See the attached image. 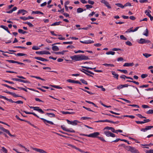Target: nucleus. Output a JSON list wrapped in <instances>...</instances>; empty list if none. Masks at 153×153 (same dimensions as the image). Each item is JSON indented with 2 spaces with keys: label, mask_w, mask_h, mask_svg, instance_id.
Here are the masks:
<instances>
[{
  "label": "nucleus",
  "mask_w": 153,
  "mask_h": 153,
  "mask_svg": "<svg viewBox=\"0 0 153 153\" xmlns=\"http://www.w3.org/2000/svg\"><path fill=\"white\" fill-rule=\"evenodd\" d=\"M14 54H15L16 55L18 56H27V54L23 53H19L17 54H16V53H14Z\"/></svg>",
  "instance_id": "26"
},
{
  "label": "nucleus",
  "mask_w": 153,
  "mask_h": 153,
  "mask_svg": "<svg viewBox=\"0 0 153 153\" xmlns=\"http://www.w3.org/2000/svg\"><path fill=\"white\" fill-rule=\"evenodd\" d=\"M66 121L68 123L73 125H76L77 124V123H80L76 120H74L73 121H71L68 120L67 119Z\"/></svg>",
  "instance_id": "7"
},
{
  "label": "nucleus",
  "mask_w": 153,
  "mask_h": 153,
  "mask_svg": "<svg viewBox=\"0 0 153 153\" xmlns=\"http://www.w3.org/2000/svg\"><path fill=\"white\" fill-rule=\"evenodd\" d=\"M3 86H4L5 87H6L9 88H10L11 89H12L14 90H16V88H14L12 87H11L10 86H9L7 84H2V85Z\"/></svg>",
  "instance_id": "23"
},
{
  "label": "nucleus",
  "mask_w": 153,
  "mask_h": 153,
  "mask_svg": "<svg viewBox=\"0 0 153 153\" xmlns=\"http://www.w3.org/2000/svg\"><path fill=\"white\" fill-rule=\"evenodd\" d=\"M52 46V49L53 51H57L59 50V48L57 46L55 45L53 46V45Z\"/></svg>",
  "instance_id": "22"
},
{
  "label": "nucleus",
  "mask_w": 153,
  "mask_h": 153,
  "mask_svg": "<svg viewBox=\"0 0 153 153\" xmlns=\"http://www.w3.org/2000/svg\"><path fill=\"white\" fill-rule=\"evenodd\" d=\"M6 133L10 137H15L16 136V135H15V134H14V135L11 134L10 133L9 131L8 130L7 131V132Z\"/></svg>",
  "instance_id": "54"
},
{
  "label": "nucleus",
  "mask_w": 153,
  "mask_h": 153,
  "mask_svg": "<svg viewBox=\"0 0 153 153\" xmlns=\"http://www.w3.org/2000/svg\"><path fill=\"white\" fill-rule=\"evenodd\" d=\"M79 135L81 136H87L89 137H92V134H80Z\"/></svg>",
  "instance_id": "28"
},
{
  "label": "nucleus",
  "mask_w": 153,
  "mask_h": 153,
  "mask_svg": "<svg viewBox=\"0 0 153 153\" xmlns=\"http://www.w3.org/2000/svg\"><path fill=\"white\" fill-rule=\"evenodd\" d=\"M146 153H153V149L147 150L146 152Z\"/></svg>",
  "instance_id": "64"
},
{
  "label": "nucleus",
  "mask_w": 153,
  "mask_h": 153,
  "mask_svg": "<svg viewBox=\"0 0 153 153\" xmlns=\"http://www.w3.org/2000/svg\"><path fill=\"white\" fill-rule=\"evenodd\" d=\"M115 5L122 8H123L124 7V6L120 3H116L115 4Z\"/></svg>",
  "instance_id": "35"
},
{
  "label": "nucleus",
  "mask_w": 153,
  "mask_h": 153,
  "mask_svg": "<svg viewBox=\"0 0 153 153\" xmlns=\"http://www.w3.org/2000/svg\"><path fill=\"white\" fill-rule=\"evenodd\" d=\"M39 47L35 46H33L32 48V49L36 50H38L39 49Z\"/></svg>",
  "instance_id": "51"
},
{
  "label": "nucleus",
  "mask_w": 153,
  "mask_h": 153,
  "mask_svg": "<svg viewBox=\"0 0 153 153\" xmlns=\"http://www.w3.org/2000/svg\"><path fill=\"white\" fill-rule=\"evenodd\" d=\"M80 89L82 90L83 91H84L85 92H87V93H88L89 94H94V93H92V92L89 91H88L87 90H86L85 89H82V88H80Z\"/></svg>",
  "instance_id": "44"
},
{
  "label": "nucleus",
  "mask_w": 153,
  "mask_h": 153,
  "mask_svg": "<svg viewBox=\"0 0 153 153\" xmlns=\"http://www.w3.org/2000/svg\"><path fill=\"white\" fill-rule=\"evenodd\" d=\"M134 65L133 62L132 63H125L123 65L124 67H131Z\"/></svg>",
  "instance_id": "17"
},
{
  "label": "nucleus",
  "mask_w": 153,
  "mask_h": 153,
  "mask_svg": "<svg viewBox=\"0 0 153 153\" xmlns=\"http://www.w3.org/2000/svg\"><path fill=\"white\" fill-rule=\"evenodd\" d=\"M50 86L51 87L54 88H56L57 89H62V88L61 87L59 86V85H50Z\"/></svg>",
  "instance_id": "30"
},
{
  "label": "nucleus",
  "mask_w": 153,
  "mask_h": 153,
  "mask_svg": "<svg viewBox=\"0 0 153 153\" xmlns=\"http://www.w3.org/2000/svg\"><path fill=\"white\" fill-rule=\"evenodd\" d=\"M88 2L90 4L93 5L94 4V1H91L90 0H88Z\"/></svg>",
  "instance_id": "61"
},
{
  "label": "nucleus",
  "mask_w": 153,
  "mask_h": 153,
  "mask_svg": "<svg viewBox=\"0 0 153 153\" xmlns=\"http://www.w3.org/2000/svg\"><path fill=\"white\" fill-rule=\"evenodd\" d=\"M61 23H62V22L60 21H59V22H54V23H53L51 25V26H53L58 25H59Z\"/></svg>",
  "instance_id": "29"
},
{
  "label": "nucleus",
  "mask_w": 153,
  "mask_h": 153,
  "mask_svg": "<svg viewBox=\"0 0 153 153\" xmlns=\"http://www.w3.org/2000/svg\"><path fill=\"white\" fill-rule=\"evenodd\" d=\"M1 150L5 153H7V149L4 147L2 148Z\"/></svg>",
  "instance_id": "50"
},
{
  "label": "nucleus",
  "mask_w": 153,
  "mask_h": 153,
  "mask_svg": "<svg viewBox=\"0 0 153 153\" xmlns=\"http://www.w3.org/2000/svg\"><path fill=\"white\" fill-rule=\"evenodd\" d=\"M61 128L64 131H67V132H72V133H75V131L73 129H71V130H69V129L65 127H64V125L61 126Z\"/></svg>",
  "instance_id": "6"
},
{
  "label": "nucleus",
  "mask_w": 153,
  "mask_h": 153,
  "mask_svg": "<svg viewBox=\"0 0 153 153\" xmlns=\"http://www.w3.org/2000/svg\"><path fill=\"white\" fill-rule=\"evenodd\" d=\"M23 112L25 113L26 114H33L35 116L37 117L38 118H39V117L35 113H34L33 112H27L25 111H23Z\"/></svg>",
  "instance_id": "16"
},
{
  "label": "nucleus",
  "mask_w": 153,
  "mask_h": 153,
  "mask_svg": "<svg viewBox=\"0 0 153 153\" xmlns=\"http://www.w3.org/2000/svg\"><path fill=\"white\" fill-rule=\"evenodd\" d=\"M0 129L3 131L4 132H5L6 133L7 131L8 130L5 129L2 127L1 126H0Z\"/></svg>",
  "instance_id": "42"
},
{
  "label": "nucleus",
  "mask_w": 153,
  "mask_h": 153,
  "mask_svg": "<svg viewBox=\"0 0 153 153\" xmlns=\"http://www.w3.org/2000/svg\"><path fill=\"white\" fill-rule=\"evenodd\" d=\"M119 147H123L125 149L127 150V149L128 147V146H126L124 144H121L119 146Z\"/></svg>",
  "instance_id": "31"
},
{
  "label": "nucleus",
  "mask_w": 153,
  "mask_h": 153,
  "mask_svg": "<svg viewBox=\"0 0 153 153\" xmlns=\"http://www.w3.org/2000/svg\"><path fill=\"white\" fill-rule=\"evenodd\" d=\"M146 15L148 16L150 18L151 21H152L153 20V17L152 16L150 13H146Z\"/></svg>",
  "instance_id": "45"
},
{
  "label": "nucleus",
  "mask_w": 153,
  "mask_h": 153,
  "mask_svg": "<svg viewBox=\"0 0 153 153\" xmlns=\"http://www.w3.org/2000/svg\"><path fill=\"white\" fill-rule=\"evenodd\" d=\"M27 13V11L26 10L24 9H21L18 11L17 13V14L19 15L20 13H22V15H25V13Z\"/></svg>",
  "instance_id": "13"
},
{
  "label": "nucleus",
  "mask_w": 153,
  "mask_h": 153,
  "mask_svg": "<svg viewBox=\"0 0 153 153\" xmlns=\"http://www.w3.org/2000/svg\"><path fill=\"white\" fill-rule=\"evenodd\" d=\"M83 10L82 8L79 7L77 9V11L78 13H80L82 12L83 11Z\"/></svg>",
  "instance_id": "43"
},
{
  "label": "nucleus",
  "mask_w": 153,
  "mask_h": 153,
  "mask_svg": "<svg viewBox=\"0 0 153 153\" xmlns=\"http://www.w3.org/2000/svg\"><path fill=\"white\" fill-rule=\"evenodd\" d=\"M72 61H77L89 59L88 57L83 54L75 55L70 57Z\"/></svg>",
  "instance_id": "1"
},
{
  "label": "nucleus",
  "mask_w": 153,
  "mask_h": 153,
  "mask_svg": "<svg viewBox=\"0 0 153 153\" xmlns=\"http://www.w3.org/2000/svg\"><path fill=\"white\" fill-rule=\"evenodd\" d=\"M34 110L37 111L41 114L44 113V112L41 109L39 108V107H34Z\"/></svg>",
  "instance_id": "12"
},
{
  "label": "nucleus",
  "mask_w": 153,
  "mask_h": 153,
  "mask_svg": "<svg viewBox=\"0 0 153 153\" xmlns=\"http://www.w3.org/2000/svg\"><path fill=\"white\" fill-rule=\"evenodd\" d=\"M120 39L122 40H127V39L123 35H120Z\"/></svg>",
  "instance_id": "48"
},
{
  "label": "nucleus",
  "mask_w": 153,
  "mask_h": 153,
  "mask_svg": "<svg viewBox=\"0 0 153 153\" xmlns=\"http://www.w3.org/2000/svg\"><path fill=\"white\" fill-rule=\"evenodd\" d=\"M82 67L87 69V70H86V69H83L82 68L81 70L82 71H85V72H87V71H88V69L92 70V69H95L96 68L95 67L94 68H90V67H86V66H82Z\"/></svg>",
  "instance_id": "14"
},
{
  "label": "nucleus",
  "mask_w": 153,
  "mask_h": 153,
  "mask_svg": "<svg viewBox=\"0 0 153 153\" xmlns=\"http://www.w3.org/2000/svg\"><path fill=\"white\" fill-rule=\"evenodd\" d=\"M6 93L11 95L13 97H19V95L16 94L15 93H13L10 92H5Z\"/></svg>",
  "instance_id": "20"
},
{
  "label": "nucleus",
  "mask_w": 153,
  "mask_h": 153,
  "mask_svg": "<svg viewBox=\"0 0 153 153\" xmlns=\"http://www.w3.org/2000/svg\"><path fill=\"white\" fill-rule=\"evenodd\" d=\"M65 144L66 145H67V146H69V147H71V148H72L73 149H74L78 150L80 152H84L83 151V150L80 149L79 148L76 147V146H75L74 145H73L72 144H69L68 143H66Z\"/></svg>",
  "instance_id": "3"
},
{
  "label": "nucleus",
  "mask_w": 153,
  "mask_h": 153,
  "mask_svg": "<svg viewBox=\"0 0 153 153\" xmlns=\"http://www.w3.org/2000/svg\"><path fill=\"white\" fill-rule=\"evenodd\" d=\"M61 113L64 114H75V112H68V111H60Z\"/></svg>",
  "instance_id": "21"
},
{
  "label": "nucleus",
  "mask_w": 153,
  "mask_h": 153,
  "mask_svg": "<svg viewBox=\"0 0 153 153\" xmlns=\"http://www.w3.org/2000/svg\"><path fill=\"white\" fill-rule=\"evenodd\" d=\"M18 31L19 33H21L22 34H24L25 33H28L27 32L24 31L23 30L21 29H18Z\"/></svg>",
  "instance_id": "25"
},
{
  "label": "nucleus",
  "mask_w": 153,
  "mask_h": 153,
  "mask_svg": "<svg viewBox=\"0 0 153 153\" xmlns=\"http://www.w3.org/2000/svg\"><path fill=\"white\" fill-rule=\"evenodd\" d=\"M68 51H63L62 52H55V53L56 54H61L63 55L64 54V52H67Z\"/></svg>",
  "instance_id": "40"
},
{
  "label": "nucleus",
  "mask_w": 153,
  "mask_h": 153,
  "mask_svg": "<svg viewBox=\"0 0 153 153\" xmlns=\"http://www.w3.org/2000/svg\"><path fill=\"white\" fill-rule=\"evenodd\" d=\"M117 71H120V72H123L125 74H126L128 73V71H127V70H126L118 69V70H117Z\"/></svg>",
  "instance_id": "34"
},
{
  "label": "nucleus",
  "mask_w": 153,
  "mask_h": 153,
  "mask_svg": "<svg viewBox=\"0 0 153 153\" xmlns=\"http://www.w3.org/2000/svg\"><path fill=\"white\" fill-rule=\"evenodd\" d=\"M101 2L104 4L108 8L111 9V8L108 2L105 0H102L101 1Z\"/></svg>",
  "instance_id": "9"
},
{
  "label": "nucleus",
  "mask_w": 153,
  "mask_h": 153,
  "mask_svg": "<svg viewBox=\"0 0 153 153\" xmlns=\"http://www.w3.org/2000/svg\"><path fill=\"white\" fill-rule=\"evenodd\" d=\"M153 128V126H146L145 128H142L141 129V131L145 132Z\"/></svg>",
  "instance_id": "8"
},
{
  "label": "nucleus",
  "mask_w": 153,
  "mask_h": 153,
  "mask_svg": "<svg viewBox=\"0 0 153 153\" xmlns=\"http://www.w3.org/2000/svg\"><path fill=\"white\" fill-rule=\"evenodd\" d=\"M6 61H7L10 63H17L19 64H20V65H24V64L22 63V62H19L18 61H14L13 60H6Z\"/></svg>",
  "instance_id": "11"
},
{
  "label": "nucleus",
  "mask_w": 153,
  "mask_h": 153,
  "mask_svg": "<svg viewBox=\"0 0 153 153\" xmlns=\"http://www.w3.org/2000/svg\"><path fill=\"white\" fill-rule=\"evenodd\" d=\"M126 44L130 46L132 45V44L129 41H128L126 42Z\"/></svg>",
  "instance_id": "57"
},
{
  "label": "nucleus",
  "mask_w": 153,
  "mask_h": 153,
  "mask_svg": "<svg viewBox=\"0 0 153 153\" xmlns=\"http://www.w3.org/2000/svg\"><path fill=\"white\" fill-rule=\"evenodd\" d=\"M81 119L82 120H86L88 119H91V118L89 117H82L81 118Z\"/></svg>",
  "instance_id": "52"
},
{
  "label": "nucleus",
  "mask_w": 153,
  "mask_h": 153,
  "mask_svg": "<svg viewBox=\"0 0 153 153\" xmlns=\"http://www.w3.org/2000/svg\"><path fill=\"white\" fill-rule=\"evenodd\" d=\"M36 53L37 54L42 55V54H50L51 53L48 51H36Z\"/></svg>",
  "instance_id": "4"
},
{
  "label": "nucleus",
  "mask_w": 153,
  "mask_h": 153,
  "mask_svg": "<svg viewBox=\"0 0 153 153\" xmlns=\"http://www.w3.org/2000/svg\"><path fill=\"white\" fill-rule=\"evenodd\" d=\"M133 28V27H131L130 29H128L126 30L125 32L126 33H129L131 32H133V30L132 29Z\"/></svg>",
  "instance_id": "53"
},
{
  "label": "nucleus",
  "mask_w": 153,
  "mask_h": 153,
  "mask_svg": "<svg viewBox=\"0 0 153 153\" xmlns=\"http://www.w3.org/2000/svg\"><path fill=\"white\" fill-rule=\"evenodd\" d=\"M112 73V74L114 75L113 77L114 78H116L117 79H118L119 75L118 74H117L115 73V72L114 71H112L111 72Z\"/></svg>",
  "instance_id": "19"
},
{
  "label": "nucleus",
  "mask_w": 153,
  "mask_h": 153,
  "mask_svg": "<svg viewBox=\"0 0 153 153\" xmlns=\"http://www.w3.org/2000/svg\"><path fill=\"white\" fill-rule=\"evenodd\" d=\"M0 27L6 30H8V28L7 27L5 26L1 25V26Z\"/></svg>",
  "instance_id": "56"
},
{
  "label": "nucleus",
  "mask_w": 153,
  "mask_h": 153,
  "mask_svg": "<svg viewBox=\"0 0 153 153\" xmlns=\"http://www.w3.org/2000/svg\"><path fill=\"white\" fill-rule=\"evenodd\" d=\"M85 7H86L87 9L91 8L92 7V5H90L89 4L86 5H85Z\"/></svg>",
  "instance_id": "63"
},
{
  "label": "nucleus",
  "mask_w": 153,
  "mask_h": 153,
  "mask_svg": "<svg viewBox=\"0 0 153 153\" xmlns=\"http://www.w3.org/2000/svg\"><path fill=\"white\" fill-rule=\"evenodd\" d=\"M139 43L141 44H143L145 43H151V42L149 40H147L141 38L140 39Z\"/></svg>",
  "instance_id": "5"
},
{
  "label": "nucleus",
  "mask_w": 153,
  "mask_h": 153,
  "mask_svg": "<svg viewBox=\"0 0 153 153\" xmlns=\"http://www.w3.org/2000/svg\"><path fill=\"white\" fill-rule=\"evenodd\" d=\"M40 119H41L43 121V122L45 124H46V123H48L50 124L51 125H54V124L51 121L48 120H47L46 119H45L43 118H40Z\"/></svg>",
  "instance_id": "15"
},
{
  "label": "nucleus",
  "mask_w": 153,
  "mask_h": 153,
  "mask_svg": "<svg viewBox=\"0 0 153 153\" xmlns=\"http://www.w3.org/2000/svg\"><path fill=\"white\" fill-rule=\"evenodd\" d=\"M46 114L48 115V116H49V115H51V116H49L50 117H55V114L52 113H47Z\"/></svg>",
  "instance_id": "38"
},
{
  "label": "nucleus",
  "mask_w": 153,
  "mask_h": 153,
  "mask_svg": "<svg viewBox=\"0 0 153 153\" xmlns=\"http://www.w3.org/2000/svg\"><path fill=\"white\" fill-rule=\"evenodd\" d=\"M100 133L99 132H94L92 133V138H97L99 137L98 136L100 135Z\"/></svg>",
  "instance_id": "18"
},
{
  "label": "nucleus",
  "mask_w": 153,
  "mask_h": 153,
  "mask_svg": "<svg viewBox=\"0 0 153 153\" xmlns=\"http://www.w3.org/2000/svg\"><path fill=\"white\" fill-rule=\"evenodd\" d=\"M23 23H24L25 24H27V25H29V26L30 27H33V25L30 22H24Z\"/></svg>",
  "instance_id": "41"
},
{
  "label": "nucleus",
  "mask_w": 153,
  "mask_h": 153,
  "mask_svg": "<svg viewBox=\"0 0 153 153\" xmlns=\"http://www.w3.org/2000/svg\"><path fill=\"white\" fill-rule=\"evenodd\" d=\"M123 117H129L131 119H133L135 117L133 115H123Z\"/></svg>",
  "instance_id": "39"
},
{
  "label": "nucleus",
  "mask_w": 153,
  "mask_h": 153,
  "mask_svg": "<svg viewBox=\"0 0 153 153\" xmlns=\"http://www.w3.org/2000/svg\"><path fill=\"white\" fill-rule=\"evenodd\" d=\"M127 150L130 151L132 153H139L138 150L135 148L130 146H128V147Z\"/></svg>",
  "instance_id": "2"
},
{
  "label": "nucleus",
  "mask_w": 153,
  "mask_h": 153,
  "mask_svg": "<svg viewBox=\"0 0 153 153\" xmlns=\"http://www.w3.org/2000/svg\"><path fill=\"white\" fill-rule=\"evenodd\" d=\"M148 33H149V31L147 28H146V29L145 30V32L144 33H143V35L145 36H148Z\"/></svg>",
  "instance_id": "33"
},
{
  "label": "nucleus",
  "mask_w": 153,
  "mask_h": 153,
  "mask_svg": "<svg viewBox=\"0 0 153 153\" xmlns=\"http://www.w3.org/2000/svg\"><path fill=\"white\" fill-rule=\"evenodd\" d=\"M82 107L83 108L86 109L88 111L95 112L93 111V110H92L90 108H87V107H85L84 106H83Z\"/></svg>",
  "instance_id": "55"
},
{
  "label": "nucleus",
  "mask_w": 153,
  "mask_h": 153,
  "mask_svg": "<svg viewBox=\"0 0 153 153\" xmlns=\"http://www.w3.org/2000/svg\"><path fill=\"white\" fill-rule=\"evenodd\" d=\"M103 65L105 66H110L111 67H114V65L113 64H107V63H105L103 64Z\"/></svg>",
  "instance_id": "46"
},
{
  "label": "nucleus",
  "mask_w": 153,
  "mask_h": 153,
  "mask_svg": "<svg viewBox=\"0 0 153 153\" xmlns=\"http://www.w3.org/2000/svg\"><path fill=\"white\" fill-rule=\"evenodd\" d=\"M73 43V42H63V44H72Z\"/></svg>",
  "instance_id": "58"
},
{
  "label": "nucleus",
  "mask_w": 153,
  "mask_h": 153,
  "mask_svg": "<svg viewBox=\"0 0 153 153\" xmlns=\"http://www.w3.org/2000/svg\"><path fill=\"white\" fill-rule=\"evenodd\" d=\"M98 138L102 141L106 142V141L105 140L103 137H98Z\"/></svg>",
  "instance_id": "59"
},
{
  "label": "nucleus",
  "mask_w": 153,
  "mask_h": 153,
  "mask_svg": "<svg viewBox=\"0 0 153 153\" xmlns=\"http://www.w3.org/2000/svg\"><path fill=\"white\" fill-rule=\"evenodd\" d=\"M149 86V85H144L140 86V88H146L148 87Z\"/></svg>",
  "instance_id": "60"
},
{
  "label": "nucleus",
  "mask_w": 153,
  "mask_h": 153,
  "mask_svg": "<svg viewBox=\"0 0 153 153\" xmlns=\"http://www.w3.org/2000/svg\"><path fill=\"white\" fill-rule=\"evenodd\" d=\"M111 132L108 131H105L104 132V133L105 134L107 137H110V134Z\"/></svg>",
  "instance_id": "24"
},
{
  "label": "nucleus",
  "mask_w": 153,
  "mask_h": 153,
  "mask_svg": "<svg viewBox=\"0 0 153 153\" xmlns=\"http://www.w3.org/2000/svg\"><path fill=\"white\" fill-rule=\"evenodd\" d=\"M67 81L68 82L76 83V81H75L71 79H68L67 80Z\"/></svg>",
  "instance_id": "36"
},
{
  "label": "nucleus",
  "mask_w": 153,
  "mask_h": 153,
  "mask_svg": "<svg viewBox=\"0 0 153 153\" xmlns=\"http://www.w3.org/2000/svg\"><path fill=\"white\" fill-rule=\"evenodd\" d=\"M147 114H153V110L150 109L146 112Z\"/></svg>",
  "instance_id": "47"
},
{
  "label": "nucleus",
  "mask_w": 153,
  "mask_h": 153,
  "mask_svg": "<svg viewBox=\"0 0 153 153\" xmlns=\"http://www.w3.org/2000/svg\"><path fill=\"white\" fill-rule=\"evenodd\" d=\"M80 81L82 82V83L85 85H88V83L84 79H81Z\"/></svg>",
  "instance_id": "49"
},
{
  "label": "nucleus",
  "mask_w": 153,
  "mask_h": 153,
  "mask_svg": "<svg viewBox=\"0 0 153 153\" xmlns=\"http://www.w3.org/2000/svg\"><path fill=\"white\" fill-rule=\"evenodd\" d=\"M32 149L34 151L41 153H48L46 151L43 149H38L36 148H32Z\"/></svg>",
  "instance_id": "10"
},
{
  "label": "nucleus",
  "mask_w": 153,
  "mask_h": 153,
  "mask_svg": "<svg viewBox=\"0 0 153 153\" xmlns=\"http://www.w3.org/2000/svg\"><path fill=\"white\" fill-rule=\"evenodd\" d=\"M143 55L146 58L152 56V55L148 53H143Z\"/></svg>",
  "instance_id": "32"
},
{
  "label": "nucleus",
  "mask_w": 153,
  "mask_h": 153,
  "mask_svg": "<svg viewBox=\"0 0 153 153\" xmlns=\"http://www.w3.org/2000/svg\"><path fill=\"white\" fill-rule=\"evenodd\" d=\"M124 7H127L128 6H131V3L129 2H127L126 4H125L124 5Z\"/></svg>",
  "instance_id": "62"
},
{
  "label": "nucleus",
  "mask_w": 153,
  "mask_h": 153,
  "mask_svg": "<svg viewBox=\"0 0 153 153\" xmlns=\"http://www.w3.org/2000/svg\"><path fill=\"white\" fill-rule=\"evenodd\" d=\"M115 52H114L112 51H109L108 52H107L106 53V54L107 55L111 54L112 55H114L115 54Z\"/></svg>",
  "instance_id": "37"
},
{
  "label": "nucleus",
  "mask_w": 153,
  "mask_h": 153,
  "mask_svg": "<svg viewBox=\"0 0 153 153\" xmlns=\"http://www.w3.org/2000/svg\"><path fill=\"white\" fill-rule=\"evenodd\" d=\"M19 82H23L24 83H30V82L29 81L27 80H25L22 79H19Z\"/></svg>",
  "instance_id": "27"
}]
</instances>
